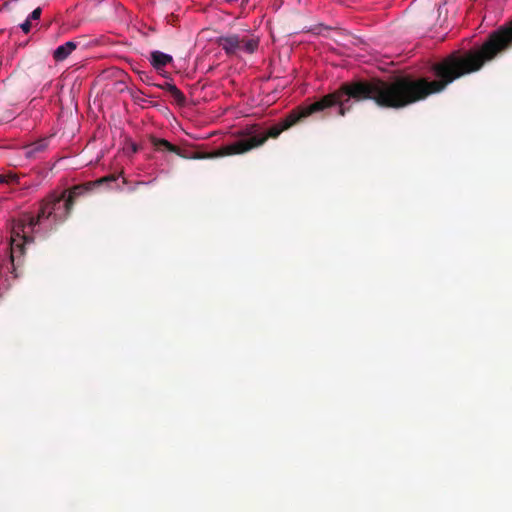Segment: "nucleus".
Segmentation results:
<instances>
[{
  "mask_svg": "<svg viewBox=\"0 0 512 512\" xmlns=\"http://www.w3.org/2000/svg\"><path fill=\"white\" fill-rule=\"evenodd\" d=\"M435 80L401 76L391 82L383 80L352 81L343 83L339 89L329 93L307 106L293 109L284 119L270 127L266 132L256 126L241 134L245 137L220 147L208 157H223L244 154L262 146L268 138H277L283 131L301 122L308 116L327 108L337 106V114L345 116L356 102L371 99L383 108L399 109L437 94L455 80L474 73V49L453 51L431 67Z\"/></svg>",
  "mask_w": 512,
  "mask_h": 512,
  "instance_id": "obj_1",
  "label": "nucleus"
},
{
  "mask_svg": "<svg viewBox=\"0 0 512 512\" xmlns=\"http://www.w3.org/2000/svg\"><path fill=\"white\" fill-rule=\"evenodd\" d=\"M117 176L110 174L93 182L75 185L61 193L52 192L39 203L36 216L24 214L11 226V261L24 254L25 245L34 241V235L42 234L62 224L70 215L76 199L94 187L115 182Z\"/></svg>",
  "mask_w": 512,
  "mask_h": 512,
  "instance_id": "obj_2",
  "label": "nucleus"
},
{
  "mask_svg": "<svg viewBox=\"0 0 512 512\" xmlns=\"http://www.w3.org/2000/svg\"><path fill=\"white\" fill-rule=\"evenodd\" d=\"M217 44L228 56L236 55L238 52L252 54L258 49L259 38L254 35L229 34L219 37Z\"/></svg>",
  "mask_w": 512,
  "mask_h": 512,
  "instance_id": "obj_3",
  "label": "nucleus"
},
{
  "mask_svg": "<svg viewBox=\"0 0 512 512\" xmlns=\"http://www.w3.org/2000/svg\"><path fill=\"white\" fill-rule=\"evenodd\" d=\"M150 142H151L152 146L157 151H169V152L175 153L176 155H178L182 158L205 159V158H208L207 156L213 154V153H206V154L193 153V155H190L187 151L181 150L179 147L170 143L169 141H167L165 139L157 138L154 136H152L150 138Z\"/></svg>",
  "mask_w": 512,
  "mask_h": 512,
  "instance_id": "obj_4",
  "label": "nucleus"
},
{
  "mask_svg": "<svg viewBox=\"0 0 512 512\" xmlns=\"http://www.w3.org/2000/svg\"><path fill=\"white\" fill-rule=\"evenodd\" d=\"M172 61L173 58L171 55L163 53L158 50L152 51L150 54V63L157 70L162 69Z\"/></svg>",
  "mask_w": 512,
  "mask_h": 512,
  "instance_id": "obj_5",
  "label": "nucleus"
},
{
  "mask_svg": "<svg viewBox=\"0 0 512 512\" xmlns=\"http://www.w3.org/2000/svg\"><path fill=\"white\" fill-rule=\"evenodd\" d=\"M49 144V138L39 139L25 147V155L28 158L36 157L38 153L44 152Z\"/></svg>",
  "mask_w": 512,
  "mask_h": 512,
  "instance_id": "obj_6",
  "label": "nucleus"
},
{
  "mask_svg": "<svg viewBox=\"0 0 512 512\" xmlns=\"http://www.w3.org/2000/svg\"><path fill=\"white\" fill-rule=\"evenodd\" d=\"M76 47V42L68 41L55 49L53 57L56 61H63L76 49Z\"/></svg>",
  "mask_w": 512,
  "mask_h": 512,
  "instance_id": "obj_7",
  "label": "nucleus"
},
{
  "mask_svg": "<svg viewBox=\"0 0 512 512\" xmlns=\"http://www.w3.org/2000/svg\"><path fill=\"white\" fill-rule=\"evenodd\" d=\"M169 93L175 99L177 104L183 106L185 105L186 98L184 94L177 87H169Z\"/></svg>",
  "mask_w": 512,
  "mask_h": 512,
  "instance_id": "obj_8",
  "label": "nucleus"
},
{
  "mask_svg": "<svg viewBox=\"0 0 512 512\" xmlns=\"http://www.w3.org/2000/svg\"><path fill=\"white\" fill-rule=\"evenodd\" d=\"M18 177L16 175L6 176L0 174V184L1 183H15L17 182Z\"/></svg>",
  "mask_w": 512,
  "mask_h": 512,
  "instance_id": "obj_9",
  "label": "nucleus"
},
{
  "mask_svg": "<svg viewBox=\"0 0 512 512\" xmlns=\"http://www.w3.org/2000/svg\"><path fill=\"white\" fill-rule=\"evenodd\" d=\"M42 10L40 7L34 9L32 13L29 15L28 19L31 20H38L41 16Z\"/></svg>",
  "mask_w": 512,
  "mask_h": 512,
  "instance_id": "obj_10",
  "label": "nucleus"
},
{
  "mask_svg": "<svg viewBox=\"0 0 512 512\" xmlns=\"http://www.w3.org/2000/svg\"><path fill=\"white\" fill-rule=\"evenodd\" d=\"M20 27L24 33H29L32 27L30 19L27 18L26 21L20 25Z\"/></svg>",
  "mask_w": 512,
  "mask_h": 512,
  "instance_id": "obj_11",
  "label": "nucleus"
},
{
  "mask_svg": "<svg viewBox=\"0 0 512 512\" xmlns=\"http://www.w3.org/2000/svg\"><path fill=\"white\" fill-rule=\"evenodd\" d=\"M159 87L161 89H164L169 92V87H176V86L172 83L165 82L163 85H159Z\"/></svg>",
  "mask_w": 512,
  "mask_h": 512,
  "instance_id": "obj_12",
  "label": "nucleus"
},
{
  "mask_svg": "<svg viewBox=\"0 0 512 512\" xmlns=\"http://www.w3.org/2000/svg\"><path fill=\"white\" fill-rule=\"evenodd\" d=\"M249 2V0H242V5H246Z\"/></svg>",
  "mask_w": 512,
  "mask_h": 512,
  "instance_id": "obj_13",
  "label": "nucleus"
}]
</instances>
